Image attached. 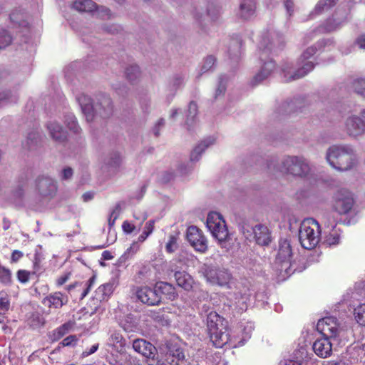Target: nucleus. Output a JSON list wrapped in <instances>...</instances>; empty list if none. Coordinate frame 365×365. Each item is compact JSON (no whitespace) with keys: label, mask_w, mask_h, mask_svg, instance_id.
Segmentation results:
<instances>
[{"label":"nucleus","mask_w":365,"mask_h":365,"mask_svg":"<svg viewBox=\"0 0 365 365\" xmlns=\"http://www.w3.org/2000/svg\"><path fill=\"white\" fill-rule=\"evenodd\" d=\"M197 114V106L195 102H190L188 106V109L187 111V119H186V125H187V128L190 129V127L195 122V118Z\"/></svg>","instance_id":"58836bf2"},{"label":"nucleus","mask_w":365,"mask_h":365,"mask_svg":"<svg viewBox=\"0 0 365 365\" xmlns=\"http://www.w3.org/2000/svg\"><path fill=\"white\" fill-rule=\"evenodd\" d=\"M106 345L114 351L123 354L125 351L126 341L118 331H110Z\"/></svg>","instance_id":"6ab92c4d"},{"label":"nucleus","mask_w":365,"mask_h":365,"mask_svg":"<svg viewBox=\"0 0 365 365\" xmlns=\"http://www.w3.org/2000/svg\"><path fill=\"white\" fill-rule=\"evenodd\" d=\"M122 228L125 233L130 234L135 230V226L128 221H125L122 225Z\"/></svg>","instance_id":"680f3d73"},{"label":"nucleus","mask_w":365,"mask_h":365,"mask_svg":"<svg viewBox=\"0 0 365 365\" xmlns=\"http://www.w3.org/2000/svg\"><path fill=\"white\" fill-rule=\"evenodd\" d=\"M0 282L4 285H10L12 282L11 271L0 264Z\"/></svg>","instance_id":"ea45409f"},{"label":"nucleus","mask_w":365,"mask_h":365,"mask_svg":"<svg viewBox=\"0 0 365 365\" xmlns=\"http://www.w3.org/2000/svg\"><path fill=\"white\" fill-rule=\"evenodd\" d=\"M134 291L138 299L148 306L158 305L160 302L159 294L153 288L148 286L137 287Z\"/></svg>","instance_id":"4468645a"},{"label":"nucleus","mask_w":365,"mask_h":365,"mask_svg":"<svg viewBox=\"0 0 365 365\" xmlns=\"http://www.w3.org/2000/svg\"><path fill=\"white\" fill-rule=\"evenodd\" d=\"M340 230L334 227L331 231L327 235H326L323 243L329 247L337 245L340 242Z\"/></svg>","instance_id":"473e14b6"},{"label":"nucleus","mask_w":365,"mask_h":365,"mask_svg":"<svg viewBox=\"0 0 365 365\" xmlns=\"http://www.w3.org/2000/svg\"><path fill=\"white\" fill-rule=\"evenodd\" d=\"M292 249L289 240L281 239L279 242V249L274 262V268L279 277L285 279L295 272H301L305 269V266H298L297 262H292Z\"/></svg>","instance_id":"7ed1b4c3"},{"label":"nucleus","mask_w":365,"mask_h":365,"mask_svg":"<svg viewBox=\"0 0 365 365\" xmlns=\"http://www.w3.org/2000/svg\"><path fill=\"white\" fill-rule=\"evenodd\" d=\"M354 47H358L359 48H365V36L361 35L359 36L354 44Z\"/></svg>","instance_id":"4d7b16f0"},{"label":"nucleus","mask_w":365,"mask_h":365,"mask_svg":"<svg viewBox=\"0 0 365 365\" xmlns=\"http://www.w3.org/2000/svg\"><path fill=\"white\" fill-rule=\"evenodd\" d=\"M364 110H361L360 115H351L346 121V128L349 135L356 137L364 133L365 123L364 120Z\"/></svg>","instance_id":"dca6fc26"},{"label":"nucleus","mask_w":365,"mask_h":365,"mask_svg":"<svg viewBox=\"0 0 365 365\" xmlns=\"http://www.w3.org/2000/svg\"><path fill=\"white\" fill-rule=\"evenodd\" d=\"M66 123L68 128L73 133H78L80 128L77 123L76 118L73 115L70 114L66 116Z\"/></svg>","instance_id":"c03bdc74"},{"label":"nucleus","mask_w":365,"mask_h":365,"mask_svg":"<svg viewBox=\"0 0 365 365\" xmlns=\"http://www.w3.org/2000/svg\"><path fill=\"white\" fill-rule=\"evenodd\" d=\"M126 78L130 81L134 82L140 76V68L137 65H130L128 66L125 71Z\"/></svg>","instance_id":"c9c22d12"},{"label":"nucleus","mask_w":365,"mask_h":365,"mask_svg":"<svg viewBox=\"0 0 365 365\" xmlns=\"http://www.w3.org/2000/svg\"><path fill=\"white\" fill-rule=\"evenodd\" d=\"M133 348L147 359L156 353V348L151 343L143 339H135L133 342Z\"/></svg>","instance_id":"5701e85b"},{"label":"nucleus","mask_w":365,"mask_h":365,"mask_svg":"<svg viewBox=\"0 0 365 365\" xmlns=\"http://www.w3.org/2000/svg\"><path fill=\"white\" fill-rule=\"evenodd\" d=\"M46 128L51 138L58 142L62 143L66 139V132L62 126L56 121H51L47 123Z\"/></svg>","instance_id":"bb28decb"},{"label":"nucleus","mask_w":365,"mask_h":365,"mask_svg":"<svg viewBox=\"0 0 365 365\" xmlns=\"http://www.w3.org/2000/svg\"><path fill=\"white\" fill-rule=\"evenodd\" d=\"M166 362L170 365H177L179 361L184 359L185 355L183 351L180 348L169 349L165 354Z\"/></svg>","instance_id":"2f4dec72"},{"label":"nucleus","mask_w":365,"mask_h":365,"mask_svg":"<svg viewBox=\"0 0 365 365\" xmlns=\"http://www.w3.org/2000/svg\"><path fill=\"white\" fill-rule=\"evenodd\" d=\"M216 61L215 58L213 56H208L204 61L203 64L201 67V73H205L210 71L215 65Z\"/></svg>","instance_id":"de8ad7c7"},{"label":"nucleus","mask_w":365,"mask_h":365,"mask_svg":"<svg viewBox=\"0 0 365 365\" xmlns=\"http://www.w3.org/2000/svg\"><path fill=\"white\" fill-rule=\"evenodd\" d=\"M95 280H96L95 277H92L86 282V288L84 289V291L83 292V293L81 294L82 295V298L85 297L88 294V293L90 291V289H91V286L94 284Z\"/></svg>","instance_id":"13d9d810"},{"label":"nucleus","mask_w":365,"mask_h":365,"mask_svg":"<svg viewBox=\"0 0 365 365\" xmlns=\"http://www.w3.org/2000/svg\"><path fill=\"white\" fill-rule=\"evenodd\" d=\"M24 254L22 252L19 250H14L11 257V262H17L22 257Z\"/></svg>","instance_id":"0e129e2a"},{"label":"nucleus","mask_w":365,"mask_h":365,"mask_svg":"<svg viewBox=\"0 0 365 365\" xmlns=\"http://www.w3.org/2000/svg\"><path fill=\"white\" fill-rule=\"evenodd\" d=\"M331 339V338L323 336L315 340L313 343L312 349L317 356L326 359L331 355L332 344L330 341Z\"/></svg>","instance_id":"f3484780"},{"label":"nucleus","mask_w":365,"mask_h":365,"mask_svg":"<svg viewBox=\"0 0 365 365\" xmlns=\"http://www.w3.org/2000/svg\"><path fill=\"white\" fill-rule=\"evenodd\" d=\"M16 276L21 283L25 284L29 280L30 272L24 269H20L17 272Z\"/></svg>","instance_id":"8fccbe9b"},{"label":"nucleus","mask_w":365,"mask_h":365,"mask_svg":"<svg viewBox=\"0 0 365 365\" xmlns=\"http://www.w3.org/2000/svg\"><path fill=\"white\" fill-rule=\"evenodd\" d=\"M187 240L195 251L205 253L207 248V240L203 232L196 226H190L187 230Z\"/></svg>","instance_id":"9b49d317"},{"label":"nucleus","mask_w":365,"mask_h":365,"mask_svg":"<svg viewBox=\"0 0 365 365\" xmlns=\"http://www.w3.org/2000/svg\"><path fill=\"white\" fill-rule=\"evenodd\" d=\"M78 338L76 335H70L66 337L61 342L63 346H73L76 344Z\"/></svg>","instance_id":"3c124183"},{"label":"nucleus","mask_w":365,"mask_h":365,"mask_svg":"<svg viewBox=\"0 0 365 365\" xmlns=\"http://www.w3.org/2000/svg\"><path fill=\"white\" fill-rule=\"evenodd\" d=\"M338 0H319L317 4L314 12L319 14L325 11L329 10L335 5Z\"/></svg>","instance_id":"e433bc0d"},{"label":"nucleus","mask_w":365,"mask_h":365,"mask_svg":"<svg viewBox=\"0 0 365 365\" xmlns=\"http://www.w3.org/2000/svg\"><path fill=\"white\" fill-rule=\"evenodd\" d=\"M176 262V259L170 261V270L171 272H174V277L178 285L183 288L185 290L188 291L192 287L193 279L187 272L178 271L176 268H173V266L175 264Z\"/></svg>","instance_id":"aec40b11"},{"label":"nucleus","mask_w":365,"mask_h":365,"mask_svg":"<svg viewBox=\"0 0 365 365\" xmlns=\"http://www.w3.org/2000/svg\"><path fill=\"white\" fill-rule=\"evenodd\" d=\"M36 187L40 195L45 197L53 195L57 190L56 182L48 176L38 177Z\"/></svg>","instance_id":"a211bd4d"},{"label":"nucleus","mask_w":365,"mask_h":365,"mask_svg":"<svg viewBox=\"0 0 365 365\" xmlns=\"http://www.w3.org/2000/svg\"><path fill=\"white\" fill-rule=\"evenodd\" d=\"M254 240L259 245H268L271 242V232L269 228L262 224L252 227Z\"/></svg>","instance_id":"412c9836"},{"label":"nucleus","mask_w":365,"mask_h":365,"mask_svg":"<svg viewBox=\"0 0 365 365\" xmlns=\"http://www.w3.org/2000/svg\"><path fill=\"white\" fill-rule=\"evenodd\" d=\"M229 298L234 301V304L239 309L243 311L247 309V302L250 299L248 289L243 288V290L229 294Z\"/></svg>","instance_id":"a878e982"},{"label":"nucleus","mask_w":365,"mask_h":365,"mask_svg":"<svg viewBox=\"0 0 365 365\" xmlns=\"http://www.w3.org/2000/svg\"><path fill=\"white\" fill-rule=\"evenodd\" d=\"M364 85L365 79L363 77H354L351 81V88L358 95L364 96Z\"/></svg>","instance_id":"4c0bfd02"},{"label":"nucleus","mask_w":365,"mask_h":365,"mask_svg":"<svg viewBox=\"0 0 365 365\" xmlns=\"http://www.w3.org/2000/svg\"><path fill=\"white\" fill-rule=\"evenodd\" d=\"M73 175V170L71 168H66L61 172V178L63 180L70 179Z\"/></svg>","instance_id":"e2e57ef3"},{"label":"nucleus","mask_w":365,"mask_h":365,"mask_svg":"<svg viewBox=\"0 0 365 365\" xmlns=\"http://www.w3.org/2000/svg\"><path fill=\"white\" fill-rule=\"evenodd\" d=\"M17 99V96L16 94H12L11 91H6L0 92V106L15 103Z\"/></svg>","instance_id":"a19ab883"},{"label":"nucleus","mask_w":365,"mask_h":365,"mask_svg":"<svg viewBox=\"0 0 365 365\" xmlns=\"http://www.w3.org/2000/svg\"><path fill=\"white\" fill-rule=\"evenodd\" d=\"M326 160L335 170L346 172L356 169L359 158L354 148L348 145H334L326 153Z\"/></svg>","instance_id":"f257e3e1"},{"label":"nucleus","mask_w":365,"mask_h":365,"mask_svg":"<svg viewBox=\"0 0 365 365\" xmlns=\"http://www.w3.org/2000/svg\"><path fill=\"white\" fill-rule=\"evenodd\" d=\"M70 273H66L57 279L56 283L58 286H61L65 284L69 279Z\"/></svg>","instance_id":"69168bd1"},{"label":"nucleus","mask_w":365,"mask_h":365,"mask_svg":"<svg viewBox=\"0 0 365 365\" xmlns=\"http://www.w3.org/2000/svg\"><path fill=\"white\" fill-rule=\"evenodd\" d=\"M324 44V41L318 42L317 45L308 47L300 56L298 59V68L292 71V63L285 62L282 65V72L286 81H291L299 79L305 76L307 73L312 71L314 68L313 61L310 60L316 53L318 48Z\"/></svg>","instance_id":"20e7f679"},{"label":"nucleus","mask_w":365,"mask_h":365,"mask_svg":"<svg viewBox=\"0 0 365 365\" xmlns=\"http://www.w3.org/2000/svg\"><path fill=\"white\" fill-rule=\"evenodd\" d=\"M147 361L149 365H166L165 361L159 359L158 356H155V353L150 356Z\"/></svg>","instance_id":"603ef678"},{"label":"nucleus","mask_w":365,"mask_h":365,"mask_svg":"<svg viewBox=\"0 0 365 365\" xmlns=\"http://www.w3.org/2000/svg\"><path fill=\"white\" fill-rule=\"evenodd\" d=\"M278 170L302 178H309L313 170L309 161L302 156H287L277 168Z\"/></svg>","instance_id":"423d86ee"},{"label":"nucleus","mask_w":365,"mask_h":365,"mask_svg":"<svg viewBox=\"0 0 365 365\" xmlns=\"http://www.w3.org/2000/svg\"><path fill=\"white\" fill-rule=\"evenodd\" d=\"M158 287H159V289H160L162 290H168L170 292V296L175 297V292L173 291V288L170 284L160 283L159 284ZM170 298H171V297H170Z\"/></svg>","instance_id":"bf43d9fd"},{"label":"nucleus","mask_w":365,"mask_h":365,"mask_svg":"<svg viewBox=\"0 0 365 365\" xmlns=\"http://www.w3.org/2000/svg\"><path fill=\"white\" fill-rule=\"evenodd\" d=\"M44 324V317L38 312L31 313L27 319V324L33 329L41 328Z\"/></svg>","instance_id":"72a5a7b5"},{"label":"nucleus","mask_w":365,"mask_h":365,"mask_svg":"<svg viewBox=\"0 0 365 365\" xmlns=\"http://www.w3.org/2000/svg\"><path fill=\"white\" fill-rule=\"evenodd\" d=\"M71 327L72 324L70 322L63 324V325L52 331V332L49 334V338L52 341H58L68 333Z\"/></svg>","instance_id":"f704fd0d"},{"label":"nucleus","mask_w":365,"mask_h":365,"mask_svg":"<svg viewBox=\"0 0 365 365\" xmlns=\"http://www.w3.org/2000/svg\"><path fill=\"white\" fill-rule=\"evenodd\" d=\"M40 138V134L37 130L31 132L29 134L26 140L28 148L31 150L37 144Z\"/></svg>","instance_id":"a18cd8bd"},{"label":"nucleus","mask_w":365,"mask_h":365,"mask_svg":"<svg viewBox=\"0 0 365 365\" xmlns=\"http://www.w3.org/2000/svg\"><path fill=\"white\" fill-rule=\"evenodd\" d=\"M10 19L13 23H14L20 27H26L28 25V22L26 20L23 19V15L17 12H13L12 14H11Z\"/></svg>","instance_id":"49530a36"},{"label":"nucleus","mask_w":365,"mask_h":365,"mask_svg":"<svg viewBox=\"0 0 365 365\" xmlns=\"http://www.w3.org/2000/svg\"><path fill=\"white\" fill-rule=\"evenodd\" d=\"M284 43V38L275 31H268L260 36L259 48L272 51L281 48Z\"/></svg>","instance_id":"ddd939ff"},{"label":"nucleus","mask_w":365,"mask_h":365,"mask_svg":"<svg viewBox=\"0 0 365 365\" xmlns=\"http://www.w3.org/2000/svg\"><path fill=\"white\" fill-rule=\"evenodd\" d=\"M114 291V284L108 282L101 285L95 292V299L102 302L108 300Z\"/></svg>","instance_id":"c756f323"},{"label":"nucleus","mask_w":365,"mask_h":365,"mask_svg":"<svg viewBox=\"0 0 365 365\" xmlns=\"http://www.w3.org/2000/svg\"><path fill=\"white\" fill-rule=\"evenodd\" d=\"M215 142L214 137H209L201 141L192 151L190 154V160L196 162L199 160L202 153Z\"/></svg>","instance_id":"cd10ccee"},{"label":"nucleus","mask_w":365,"mask_h":365,"mask_svg":"<svg viewBox=\"0 0 365 365\" xmlns=\"http://www.w3.org/2000/svg\"><path fill=\"white\" fill-rule=\"evenodd\" d=\"M254 324L252 322H247L245 325L244 326L243 330H242V339L237 341V339L235 336H230V338H232V340L231 341H229L228 343L230 344L231 346L233 347L240 346L245 344V342L249 339L251 336V334L252 331L254 330Z\"/></svg>","instance_id":"c85d7f7f"},{"label":"nucleus","mask_w":365,"mask_h":365,"mask_svg":"<svg viewBox=\"0 0 365 365\" xmlns=\"http://www.w3.org/2000/svg\"><path fill=\"white\" fill-rule=\"evenodd\" d=\"M68 302V297L60 292L49 294L43 300V304L50 308L59 309Z\"/></svg>","instance_id":"b1692460"},{"label":"nucleus","mask_w":365,"mask_h":365,"mask_svg":"<svg viewBox=\"0 0 365 365\" xmlns=\"http://www.w3.org/2000/svg\"><path fill=\"white\" fill-rule=\"evenodd\" d=\"M284 6H285L289 15L291 16L293 13V7H294L293 0H284Z\"/></svg>","instance_id":"338daca9"},{"label":"nucleus","mask_w":365,"mask_h":365,"mask_svg":"<svg viewBox=\"0 0 365 365\" xmlns=\"http://www.w3.org/2000/svg\"><path fill=\"white\" fill-rule=\"evenodd\" d=\"M225 320L216 312H210L207 317V327L210 341L217 348H221L232 340L230 338Z\"/></svg>","instance_id":"39448f33"},{"label":"nucleus","mask_w":365,"mask_h":365,"mask_svg":"<svg viewBox=\"0 0 365 365\" xmlns=\"http://www.w3.org/2000/svg\"><path fill=\"white\" fill-rule=\"evenodd\" d=\"M255 11V2L254 0H242L240 6L239 15L244 19H250Z\"/></svg>","instance_id":"7c9ffc66"},{"label":"nucleus","mask_w":365,"mask_h":365,"mask_svg":"<svg viewBox=\"0 0 365 365\" xmlns=\"http://www.w3.org/2000/svg\"><path fill=\"white\" fill-rule=\"evenodd\" d=\"M275 68V63L272 60L264 62L261 70L253 77L252 84L253 86L257 85L267 78L274 71Z\"/></svg>","instance_id":"393cba45"},{"label":"nucleus","mask_w":365,"mask_h":365,"mask_svg":"<svg viewBox=\"0 0 365 365\" xmlns=\"http://www.w3.org/2000/svg\"><path fill=\"white\" fill-rule=\"evenodd\" d=\"M200 272L210 284L231 288L233 279L227 269L213 264H204L200 267Z\"/></svg>","instance_id":"6e6552de"},{"label":"nucleus","mask_w":365,"mask_h":365,"mask_svg":"<svg viewBox=\"0 0 365 365\" xmlns=\"http://www.w3.org/2000/svg\"><path fill=\"white\" fill-rule=\"evenodd\" d=\"M185 83V78L182 76H175L172 82L173 89L176 91L177 89L181 88Z\"/></svg>","instance_id":"5fc2aeb1"},{"label":"nucleus","mask_w":365,"mask_h":365,"mask_svg":"<svg viewBox=\"0 0 365 365\" xmlns=\"http://www.w3.org/2000/svg\"><path fill=\"white\" fill-rule=\"evenodd\" d=\"M354 204L353 194L348 190H338L334 196V209L340 215L347 214Z\"/></svg>","instance_id":"9d476101"},{"label":"nucleus","mask_w":365,"mask_h":365,"mask_svg":"<svg viewBox=\"0 0 365 365\" xmlns=\"http://www.w3.org/2000/svg\"><path fill=\"white\" fill-rule=\"evenodd\" d=\"M321 229L318 222L313 218L302 221L299 230V240L302 247L312 250L320 240Z\"/></svg>","instance_id":"0eeeda50"},{"label":"nucleus","mask_w":365,"mask_h":365,"mask_svg":"<svg viewBox=\"0 0 365 365\" xmlns=\"http://www.w3.org/2000/svg\"><path fill=\"white\" fill-rule=\"evenodd\" d=\"M10 308V301L8 297L0 298V312L2 313H6Z\"/></svg>","instance_id":"864d4df0"},{"label":"nucleus","mask_w":365,"mask_h":365,"mask_svg":"<svg viewBox=\"0 0 365 365\" xmlns=\"http://www.w3.org/2000/svg\"><path fill=\"white\" fill-rule=\"evenodd\" d=\"M206 224L212 237L220 243L227 240L229 238L228 230L225 221L220 214L216 212L209 213Z\"/></svg>","instance_id":"1a4fd4ad"},{"label":"nucleus","mask_w":365,"mask_h":365,"mask_svg":"<svg viewBox=\"0 0 365 365\" xmlns=\"http://www.w3.org/2000/svg\"><path fill=\"white\" fill-rule=\"evenodd\" d=\"M120 210V205H117L111 211L109 218L108 220L110 230L114 225L116 219L118 217Z\"/></svg>","instance_id":"09e8293b"},{"label":"nucleus","mask_w":365,"mask_h":365,"mask_svg":"<svg viewBox=\"0 0 365 365\" xmlns=\"http://www.w3.org/2000/svg\"><path fill=\"white\" fill-rule=\"evenodd\" d=\"M317 329L323 336L335 339L340 332L337 320L334 317H325L318 321Z\"/></svg>","instance_id":"f8f14e48"},{"label":"nucleus","mask_w":365,"mask_h":365,"mask_svg":"<svg viewBox=\"0 0 365 365\" xmlns=\"http://www.w3.org/2000/svg\"><path fill=\"white\" fill-rule=\"evenodd\" d=\"M178 235H170L168 237V240L165 245V250L168 253H173L178 248Z\"/></svg>","instance_id":"79ce46f5"},{"label":"nucleus","mask_w":365,"mask_h":365,"mask_svg":"<svg viewBox=\"0 0 365 365\" xmlns=\"http://www.w3.org/2000/svg\"><path fill=\"white\" fill-rule=\"evenodd\" d=\"M73 7L79 12H93L98 10V14L102 18H110L111 13L110 9L105 6L97 7L96 4L92 0H76Z\"/></svg>","instance_id":"2eb2a0df"},{"label":"nucleus","mask_w":365,"mask_h":365,"mask_svg":"<svg viewBox=\"0 0 365 365\" xmlns=\"http://www.w3.org/2000/svg\"><path fill=\"white\" fill-rule=\"evenodd\" d=\"M122 161L121 156L119 153H114L112 155L110 158V160L108 163L110 166L113 167H118L120 165V163Z\"/></svg>","instance_id":"6e6d98bb"},{"label":"nucleus","mask_w":365,"mask_h":365,"mask_svg":"<svg viewBox=\"0 0 365 365\" xmlns=\"http://www.w3.org/2000/svg\"><path fill=\"white\" fill-rule=\"evenodd\" d=\"M76 100L87 121L93 120L96 115L103 118H108L113 113L111 99L105 94H101L97 97L95 105L93 104L91 98L83 93L78 96Z\"/></svg>","instance_id":"f03ea898"},{"label":"nucleus","mask_w":365,"mask_h":365,"mask_svg":"<svg viewBox=\"0 0 365 365\" xmlns=\"http://www.w3.org/2000/svg\"><path fill=\"white\" fill-rule=\"evenodd\" d=\"M346 11L338 10L332 18L328 19L323 26V29L327 32H331L339 29L346 20Z\"/></svg>","instance_id":"4be33fe9"},{"label":"nucleus","mask_w":365,"mask_h":365,"mask_svg":"<svg viewBox=\"0 0 365 365\" xmlns=\"http://www.w3.org/2000/svg\"><path fill=\"white\" fill-rule=\"evenodd\" d=\"M323 365H345V362L341 359L324 361Z\"/></svg>","instance_id":"774afa93"},{"label":"nucleus","mask_w":365,"mask_h":365,"mask_svg":"<svg viewBox=\"0 0 365 365\" xmlns=\"http://www.w3.org/2000/svg\"><path fill=\"white\" fill-rule=\"evenodd\" d=\"M365 313V307L364 304H360L354 309V315L356 321L360 325H364L365 319L364 318V314Z\"/></svg>","instance_id":"37998d69"},{"label":"nucleus","mask_w":365,"mask_h":365,"mask_svg":"<svg viewBox=\"0 0 365 365\" xmlns=\"http://www.w3.org/2000/svg\"><path fill=\"white\" fill-rule=\"evenodd\" d=\"M98 346L99 345L98 343L93 344L90 348H88L85 351H83V355L84 356H88L91 354H94L98 350Z\"/></svg>","instance_id":"052dcab7"}]
</instances>
